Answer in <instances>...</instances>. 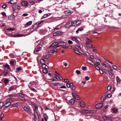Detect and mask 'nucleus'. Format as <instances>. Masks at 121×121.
Listing matches in <instances>:
<instances>
[{
  "label": "nucleus",
  "mask_w": 121,
  "mask_h": 121,
  "mask_svg": "<svg viewBox=\"0 0 121 121\" xmlns=\"http://www.w3.org/2000/svg\"><path fill=\"white\" fill-rule=\"evenodd\" d=\"M72 12H71L70 10H68L66 11L65 12V14L66 16H68L70 15Z\"/></svg>",
  "instance_id": "obj_7"
},
{
  "label": "nucleus",
  "mask_w": 121,
  "mask_h": 121,
  "mask_svg": "<svg viewBox=\"0 0 121 121\" xmlns=\"http://www.w3.org/2000/svg\"><path fill=\"white\" fill-rule=\"evenodd\" d=\"M100 73L101 74H103V71L101 70L100 69L99 70Z\"/></svg>",
  "instance_id": "obj_63"
},
{
  "label": "nucleus",
  "mask_w": 121,
  "mask_h": 121,
  "mask_svg": "<svg viewBox=\"0 0 121 121\" xmlns=\"http://www.w3.org/2000/svg\"><path fill=\"white\" fill-rule=\"evenodd\" d=\"M19 96L21 97H23L26 95V94L24 93H19Z\"/></svg>",
  "instance_id": "obj_27"
},
{
  "label": "nucleus",
  "mask_w": 121,
  "mask_h": 121,
  "mask_svg": "<svg viewBox=\"0 0 121 121\" xmlns=\"http://www.w3.org/2000/svg\"><path fill=\"white\" fill-rule=\"evenodd\" d=\"M35 109H34V114L35 116V121H39V117L37 112L38 110V107H35Z\"/></svg>",
  "instance_id": "obj_1"
},
{
  "label": "nucleus",
  "mask_w": 121,
  "mask_h": 121,
  "mask_svg": "<svg viewBox=\"0 0 121 121\" xmlns=\"http://www.w3.org/2000/svg\"><path fill=\"white\" fill-rule=\"evenodd\" d=\"M32 22L31 21H30L27 22L25 26V27H27L30 26L32 24Z\"/></svg>",
  "instance_id": "obj_19"
},
{
  "label": "nucleus",
  "mask_w": 121,
  "mask_h": 121,
  "mask_svg": "<svg viewBox=\"0 0 121 121\" xmlns=\"http://www.w3.org/2000/svg\"><path fill=\"white\" fill-rule=\"evenodd\" d=\"M81 21L80 20H78L77 21H75V23H76L77 26H78L81 23Z\"/></svg>",
  "instance_id": "obj_21"
},
{
  "label": "nucleus",
  "mask_w": 121,
  "mask_h": 121,
  "mask_svg": "<svg viewBox=\"0 0 121 121\" xmlns=\"http://www.w3.org/2000/svg\"><path fill=\"white\" fill-rule=\"evenodd\" d=\"M103 118L105 121H112L111 118L107 116H104L103 117Z\"/></svg>",
  "instance_id": "obj_4"
},
{
  "label": "nucleus",
  "mask_w": 121,
  "mask_h": 121,
  "mask_svg": "<svg viewBox=\"0 0 121 121\" xmlns=\"http://www.w3.org/2000/svg\"><path fill=\"white\" fill-rule=\"evenodd\" d=\"M61 34V33L60 32L58 31L54 33L53 34V36H59Z\"/></svg>",
  "instance_id": "obj_20"
},
{
  "label": "nucleus",
  "mask_w": 121,
  "mask_h": 121,
  "mask_svg": "<svg viewBox=\"0 0 121 121\" xmlns=\"http://www.w3.org/2000/svg\"><path fill=\"white\" fill-rule=\"evenodd\" d=\"M14 43V42L13 41H11L10 42V44L12 45H13Z\"/></svg>",
  "instance_id": "obj_60"
},
{
  "label": "nucleus",
  "mask_w": 121,
  "mask_h": 121,
  "mask_svg": "<svg viewBox=\"0 0 121 121\" xmlns=\"http://www.w3.org/2000/svg\"><path fill=\"white\" fill-rule=\"evenodd\" d=\"M4 105V102L3 101L0 102V109H1L3 106Z\"/></svg>",
  "instance_id": "obj_32"
},
{
  "label": "nucleus",
  "mask_w": 121,
  "mask_h": 121,
  "mask_svg": "<svg viewBox=\"0 0 121 121\" xmlns=\"http://www.w3.org/2000/svg\"><path fill=\"white\" fill-rule=\"evenodd\" d=\"M2 14L3 16H6V14L4 12H3L1 13Z\"/></svg>",
  "instance_id": "obj_57"
},
{
  "label": "nucleus",
  "mask_w": 121,
  "mask_h": 121,
  "mask_svg": "<svg viewBox=\"0 0 121 121\" xmlns=\"http://www.w3.org/2000/svg\"><path fill=\"white\" fill-rule=\"evenodd\" d=\"M75 48L77 49L78 50H80L81 49V48L80 47H79L78 46H75Z\"/></svg>",
  "instance_id": "obj_43"
},
{
  "label": "nucleus",
  "mask_w": 121,
  "mask_h": 121,
  "mask_svg": "<svg viewBox=\"0 0 121 121\" xmlns=\"http://www.w3.org/2000/svg\"><path fill=\"white\" fill-rule=\"evenodd\" d=\"M53 84L55 86H57L59 84H60V83L59 82H56V83H53Z\"/></svg>",
  "instance_id": "obj_53"
},
{
  "label": "nucleus",
  "mask_w": 121,
  "mask_h": 121,
  "mask_svg": "<svg viewBox=\"0 0 121 121\" xmlns=\"http://www.w3.org/2000/svg\"><path fill=\"white\" fill-rule=\"evenodd\" d=\"M75 102L74 99H72L69 101V102L72 104H73Z\"/></svg>",
  "instance_id": "obj_26"
},
{
  "label": "nucleus",
  "mask_w": 121,
  "mask_h": 121,
  "mask_svg": "<svg viewBox=\"0 0 121 121\" xmlns=\"http://www.w3.org/2000/svg\"><path fill=\"white\" fill-rule=\"evenodd\" d=\"M72 39L73 41H75L77 38L75 37H73L72 38Z\"/></svg>",
  "instance_id": "obj_52"
},
{
  "label": "nucleus",
  "mask_w": 121,
  "mask_h": 121,
  "mask_svg": "<svg viewBox=\"0 0 121 121\" xmlns=\"http://www.w3.org/2000/svg\"><path fill=\"white\" fill-rule=\"evenodd\" d=\"M44 119L46 121H47V120L48 118V117L46 113H45L44 115Z\"/></svg>",
  "instance_id": "obj_29"
},
{
  "label": "nucleus",
  "mask_w": 121,
  "mask_h": 121,
  "mask_svg": "<svg viewBox=\"0 0 121 121\" xmlns=\"http://www.w3.org/2000/svg\"><path fill=\"white\" fill-rule=\"evenodd\" d=\"M11 103L10 102L6 103L4 104V106L6 107H8L11 105Z\"/></svg>",
  "instance_id": "obj_23"
},
{
  "label": "nucleus",
  "mask_w": 121,
  "mask_h": 121,
  "mask_svg": "<svg viewBox=\"0 0 121 121\" xmlns=\"http://www.w3.org/2000/svg\"><path fill=\"white\" fill-rule=\"evenodd\" d=\"M68 43L69 44H72L73 43L70 40H69L68 41Z\"/></svg>",
  "instance_id": "obj_61"
},
{
  "label": "nucleus",
  "mask_w": 121,
  "mask_h": 121,
  "mask_svg": "<svg viewBox=\"0 0 121 121\" xmlns=\"http://www.w3.org/2000/svg\"><path fill=\"white\" fill-rule=\"evenodd\" d=\"M87 62L90 64L94 65V63L90 59H87Z\"/></svg>",
  "instance_id": "obj_13"
},
{
  "label": "nucleus",
  "mask_w": 121,
  "mask_h": 121,
  "mask_svg": "<svg viewBox=\"0 0 121 121\" xmlns=\"http://www.w3.org/2000/svg\"><path fill=\"white\" fill-rule=\"evenodd\" d=\"M71 24H72L71 25H72V26H77L76 23H75V21H74V22H71Z\"/></svg>",
  "instance_id": "obj_39"
},
{
  "label": "nucleus",
  "mask_w": 121,
  "mask_h": 121,
  "mask_svg": "<svg viewBox=\"0 0 121 121\" xmlns=\"http://www.w3.org/2000/svg\"><path fill=\"white\" fill-rule=\"evenodd\" d=\"M86 68H87L86 67L83 66L82 67V69L83 70H85Z\"/></svg>",
  "instance_id": "obj_62"
},
{
  "label": "nucleus",
  "mask_w": 121,
  "mask_h": 121,
  "mask_svg": "<svg viewBox=\"0 0 121 121\" xmlns=\"http://www.w3.org/2000/svg\"><path fill=\"white\" fill-rule=\"evenodd\" d=\"M50 56V55L49 54H47L45 57L44 56H43V59H48L49 58Z\"/></svg>",
  "instance_id": "obj_33"
},
{
  "label": "nucleus",
  "mask_w": 121,
  "mask_h": 121,
  "mask_svg": "<svg viewBox=\"0 0 121 121\" xmlns=\"http://www.w3.org/2000/svg\"><path fill=\"white\" fill-rule=\"evenodd\" d=\"M113 112L114 113H116L118 111L117 109L116 108H113L112 109Z\"/></svg>",
  "instance_id": "obj_36"
},
{
  "label": "nucleus",
  "mask_w": 121,
  "mask_h": 121,
  "mask_svg": "<svg viewBox=\"0 0 121 121\" xmlns=\"http://www.w3.org/2000/svg\"><path fill=\"white\" fill-rule=\"evenodd\" d=\"M38 26V25H37V24L36 23L34 25L33 27V28L34 29L36 28Z\"/></svg>",
  "instance_id": "obj_49"
},
{
  "label": "nucleus",
  "mask_w": 121,
  "mask_h": 121,
  "mask_svg": "<svg viewBox=\"0 0 121 121\" xmlns=\"http://www.w3.org/2000/svg\"><path fill=\"white\" fill-rule=\"evenodd\" d=\"M55 77L52 80L53 81H57V77H59V76H58L56 74H55Z\"/></svg>",
  "instance_id": "obj_25"
},
{
  "label": "nucleus",
  "mask_w": 121,
  "mask_h": 121,
  "mask_svg": "<svg viewBox=\"0 0 121 121\" xmlns=\"http://www.w3.org/2000/svg\"><path fill=\"white\" fill-rule=\"evenodd\" d=\"M22 70V68L21 67H18L17 69V71H19L21 70Z\"/></svg>",
  "instance_id": "obj_59"
},
{
  "label": "nucleus",
  "mask_w": 121,
  "mask_h": 121,
  "mask_svg": "<svg viewBox=\"0 0 121 121\" xmlns=\"http://www.w3.org/2000/svg\"><path fill=\"white\" fill-rule=\"evenodd\" d=\"M66 85L68 87H69L70 86V84L69 83H67L66 84Z\"/></svg>",
  "instance_id": "obj_64"
},
{
  "label": "nucleus",
  "mask_w": 121,
  "mask_h": 121,
  "mask_svg": "<svg viewBox=\"0 0 121 121\" xmlns=\"http://www.w3.org/2000/svg\"><path fill=\"white\" fill-rule=\"evenodd\" d=\"M43 72L45 73H47L48 72V69L44 68L43 70Z\"/></svg>",
  "instance_id": "obj_38"
},
{
  "label": "nucleus",
  "mask_w": 121,
  "mask_h": 121,
  "mask_svg": "<svg viewBox=\"0 0 121 121\" xmlns=\"http://www.w3.org/2000/svg\"><path fill=\"white\" fill-rule=\"evenodd\" d=\"M4 82V83L5 84H7L9 82V80L7 78H5Z\"/></svg>",
  "instance_id": "obj_34"
},
{
  "label": "nucleus",
  "mask_w": 121,
  "mask_h": 121,
  "mask_svg": "<svg viewBox=\"0 0 121 121\" xmlns=\"http://www.w3.org/2000/svg\"><path fill=\"white\" fill-rule=\"evenodd\" d=\"M57 49L55 48H54L53 49L50 51V52L51 53H54L55 52H56L57 51Z\"/></svg>",
  "instance_id": "obj_14"
},
{
  "label": "nucleus",
  "mask_w": 121,
  "mask_h": 121,
  "mask_svg": "<svg viewBox=\"0 0 121 121\" xmlns=\"http://www.w3.org/2000/svg\"><path fill=\"white\" fill-rule=\"evenodd\" d=\"M71 22L69 21L65 24V26L67 27H70L71 26Z\"/></svg>",
  "instance_id": "obj_10"
},
{
  "label": "nucleus",
  "mask_w": 121,
  "mask_h": 121,
  "mask_svg": "<svg viewBox=\"0 0 121 121\" xmlns=\"http://www.w3.org/2000/svg\"><path fill=\"white\" fill-rule=\"evenodd\" d=\"M83 30V29L82 28L81 29L78 28V30L76 31V33L77 34H78L79 33V31H82Z\"/></svg>",
  "instance_id": "obj_35"
},
{
  "label": "nucleus",
  "mask_w": 121,
  "mask_h": 121,
  "mask_svg": "<svg viewBox=\"0 0 121 121\" xmlns=\"http://www.w3.org/2000/svg\"><path fill=\"white\" fill-rule=\"evenodd\" d=\"M11 106L14 107H18L19 106V104L17 103H14L11 105Z\"/></svg>",
  "instance_id": "obj_22"
},
{
  "label": "nucleus",
  "mask_w": 121,
  "mask_h": 121,
  "mask_svg": "<svg viewBox=\"0 0 121 121\" xmlns=\"http://www.w3.org/2000/svg\"><path fill=\"white\" fill-rule=\"evenodd\" d=\"M10 64L11 65H14V61H11L10 62Z\"/></svg>",
  "instance_id": "obj_55"
},
{
  "label": "nucleus",
  "mask_w": 121,
  "mask_h": 121,
  "mask_svg": "<svg viewBox=\"0 0 121 121\" xmlns=\"http://www.w3.org/2000/svg\"><path fill=\"white\" fill-rule=\"evenodd\" d=\"M40 62L42 64H44L45 62V60L44 59H42L40 60Z\"/></svg>",
  "instance_id": "obj_37"
},
{
  "label": "nucleus",
  "mask_w": 121,
  "mask_h": 121,
  "mask_svg": "<svg viewBox=\"0 0 121 121\" xmlns=\"http://www.w3.org/2000/svg\"><path fill=\"white\" fill-rule=\"evenodd\" d=\"M106 98V96L105 95H104L102 96L101 98V100L102 102H103L104 99Z\"/></svg>",
  "instance_id": "obj_31"
},
{
  "label": "nucleus",
  "mask_w": 121,
  "mask_h": 121,
  "mask_svg": "<svg viewBox=\"0 0 121 121\" xmlns=\"http://www.w3.org/2000/svg\"><path fill=\"white\" fill-rule=\"evenodd\" d=\"M82 112L85 113H94L96 112L95 111L89 110H83Z\"/></svg>",
  "instance_id": "obj_5"
},
{
  "label": "nucleus",
  "mask_w": 121,
  "mask_h": 121,
  "mask_svg": "<svg viewBox=\"0 0 121 121\" xmlns=\"http://www.w3.org/2000/svg\"><path fill=\"white\" fill-rule=\"evenodd\" d=\"M75 52L77 54H78V55H81L80 53L81 54V53L79 51H78L76 50V52Z\"/></svg>",
  "instance_id": "obj_48"
},
{
  "label": "nucleus",
  "mask_w": 121,
  "mask_h": 121,
  "mask_svg": "<svg viewBox=\"0 0 121 121\" xmlns=\"http://www.w3.org/2000/svg\"><path fill=\"white\" fill-rule=\"evenodd\" d=\"M42 50V48L40 47H39L35 49V50L34 51V53L35 54H36L35 52H39Z\"/></svg>",
  "instance_id": "obj_17"
},
{
  "label": "nucleus",
  "mask_w": 121,
  "mask_h": 121,
  "mask_svg": "<svg viewBox=\"0 0 121 121\" xmlns=\"http://www.w3.org/2000/svg\"><path fill=\"white\" fill-rule=\"evenodd\" d=\"M31 90L32 91H34L35 92H37V91H36V90L34 88H31Z\"/></svg>",
  "instance_id": "obj_47"
},
{
  "label": "nucleus",
  "mask_w": 121,
  "mask_h": 121,
  "mask_svg": "<svg viewBox=\"0 0 121 121\" xmlns=\"http://www.w3.org/2000/svg\"><path fill=\"white\" fill-rule=\"evenodd\" d=\"M90 79V78L88 76H86L85 77V79L86 81L89 80Z\"/></svg>",
  "instance_id": "obj_58"
},
{
  "label": "nucleus",
  "mask_w": 121,
  "mask_h": 121,
  "mask_svg": "<svg viewBox=\"0 0 121 121\" xmlns=\"http://www.w3.org/2000/svg\"><path fill=\"white\" fill-rule=\"evenodd\" d=\"M91 42H92V41L91 40H90L88 39L86 41V44H89L90 43H91Z\"/></svg>",
  "instance_id": "obj_28"
},
{
  "label": "nucleus",
  "mask_w": 121,
  "mask_h": 121,
  "mask_svg": "<svg viewBox=\"0 0 121 121\" xmlns=\"http://www.w3.org/2000/svg\"><path fill=\"white\" fill-rule=\"evenodd\" d=\"M13 86H11L9 88V91H11L13 90Z\"/></svg>",
  "instance_id": "obj_46"
},
{
  "label": "nucleus",
  "mask_w": 121,
  "mask_h": 121,
  "mask_svg": "<svg viewBox=\"0 0 121 121\" xmlns=\"http://www.w3.org/2000/svg\"><path fill=\"white\" fill-rule=\"evenodd\" d=\"M47 16L46 15H45V14H44L42 17L41 19H43V18H45L47 17V16Z\"/></svg>",
  "instance_id": "obj_50"
},
{
  "label": "nucleus",
  "mask_w": 121,
  "mask_h": 121,
  "mask_svg": "<svg viewBox=\"0 0 121 121\" xmlns=\"http://www.w3.org/2000/svg\"><path fill=\"white\" fill-rule=\"evenodd\" d=\"M80 106L81 107L83 108L85 107V102L84 101H80Z\"/></svg>",
  "instance_id": "obj_11"
},
{
  "label": "nucleus",
  "mask_w": 121,
  "mask_h": 121,
  "mask_svg": "<svg viewBox=\"0 0 121 121\" xmlns=\"http://www.w3.org/2000/svg\"><path fill=\"white\" fill-rule=\"evenodd\" d=\"M59 45V43L58 42H55L52 43L51 45L50 46V47H53L55 46H56Z\"/></svg>",
  "instance_id": "obj_9"
},
{
  "label": "nucleus",
  "mask_w": 121,
  "mask_h": 121,
  "mask_svg": "<svg viewBox=\"0 0 121 121\" xmlns=\"http://www.w3.org/2000/svg\"><path fill=\"white\" fill-rule=\"evenodd\" d=\"M88 47H89L90 48H95V47L94 46L91 44H90L88 46Z\"/></svg>",
  "instance_id": "obj_42"
},
{
  "label": "nucleus",
  "mask_w": 121,
  "mask_h": 121,
  "mask_svg": "<svg viewBox=\"0 0 121 121\" xmlns=\"http://www.w3.org/2000/svg\"><path fill=\"white\" fill-rule=\"evenodd\" d=\"M7 5V4H4L2 5V7L3 9H5L6 8Z\"/></svg>",
  "instance_id": "obj_45"
},
{
  "label": "nucleus",
  "mask_w": 121,
  "mask_h": 121,
  "mask_svg": "<svg viewBox=\"0 0 121 121\" xmlns=\"http://www.w3.org/2000/svg\"><path fill=\"white\" fill-rule=\"evenodd\" d=\"M5 68H7L8 69H10V66L8 65L7 64L6 65H5Z\"/></svg>",
  "instance_id": "obj_41"
},
{
  "label": "nucleus",
  "mask_w": 121,
  "mask_h": 121,
  "mask_svg": "<svg viewBox=\"0 0 121 121\" xmlns=\"http://www.w3.org/2000/svg\"><path fill=\"white\" fill-rule=\"evenodd\" d=\"M59 27V25H58L54 29V30H58L59 29V28H60V27Z\"/></svg>",
  "instance_id": "obj_44"
},
{
  "label": "nucleus",
  "mask_w": 121,
  "mask_h": 121,
  "mask_svg": "<svg viewBox=\"0 0 121 121\" xmlns=\"http://www.w3.org/2000/svg\"><path fill=\"white\" fill-rule=\"evenodd\" d=\"M101 61L99 59H97L96 60V62H95V64L96 66H98L101 63Z\"/></svg>",
  "instance_id": "obj_15"
},
{
  "label": "nucleus",
  "mask_w": 121,
  "mask_h": 121,
  "mask_svg": "<svg viewBox=\"0 0 121 121\" xmlns=\"http://www.w3.org/2000/svg\"><path fill=\"white\" fill-rule=\"evenodd\" d=\"M21 4L22 6L26 7L27 6L28 3L26 1H23L22 2Z\"/></svg>",
  "instance_id": "obj_12"
},
{
  "label": "nucleus",
  "mask_w": 121,
  "mask_h": 121,
  "mask_svg": "<svg viewBox=\"0 0 121 121\" xmlns=\"http://www.w3.org/2000/svg\"><path fill=\"white\" fill-rule=\"evenodd\" d=\"M6 101H13V102H14L16 101V99L10 97L7 99Z\"/></svg>",
  "instance_id": "obj_8"
},
{
  "label": "nucleus",
  "mask_w": 121,
  "mask_h": 121,
  "mask_svg": "<svg viewBox=\"0 0 121 121\" xmlns=\"http://www.w3.org/2000/svg\"><path fill=\"white\" fill-rule=\"evenodd\" d=\"M59 45L60 46H65L66 45V43L63 41H61L59 42Z\"/></svg>",
  "instance_id": "obj_16"
},
{
  "label": "nucleus",
  "mask_w": 121,
  "mask_h": 121,
  "mask_svg": "<svg viewBox=\"0 0 121 121\" xmlns=\"http://www.w3.org/2000/svg\"><path fill=\"white\" fill-rule=\"evenodd\" d=\"M73 96L77 100H79L80 99V98L79 97L78 95L76 93H72Z\"/></svg>",
  "instance_id": "obj_3"
},
{
  "label": "nucleus",
  "mask_w": 121,
  "mask_h": 121,
  "mask_svg": "<svg viewBox=\"0 0 121 121\" xmlns=\"http://www.w3.org/2000/svg\"><path fill=\"white\" fill-rule=\"evenodd\" d=\"M116 80L118 83H119L121 82V79L118 76H117L116 77Z\"/></svg>",
  "instance_id": "obj_24"
},
{
  "label": "nucleus",
  "mask_w": 121,
  "mask_h": 121,
  "mask_svg": "<svg viewBox=\"0 0 121 121\" xmlns=\"http://www.w3.org/2000/svg\"><path fill=\"white\" fill-rule=\"evenodd\" d=\"M103 106V104L101 103H99L96 104L95 106V108L96 109L100 108Z\"/></svg>",
  "instance_id": "obj_6"
},
{
  "label": "nucleus",
  "mask_w": 121,
  "mask_h": 121,
  "mask_svg": "<svg viewBox=\"0 0 121 121\" xmlns=\"http://www.w3.org/2000/svg\"><path fill=\"white\" fill-rule=\"evenodd\" d=\"M43 22V20L39 21L38 22H37L36 23V24H37V25H40V24H41L42 22Z\"/></svg>",
  "instance_id": "obj_40"
},
{
  "label": "nucleus",
  "mask_w": 121,
  "mask_h": 121,
  "mask_svg": "<svg viewBox=\"0 0 121 121\" xmlns=\"http://www.w3.org/2000/svg\"><path fill=\"white\" fill-rule=\"evenodd\" d=\"M8 73V72H5L4 75V76H6L7 75Z\"/></svg>",
  "instance_id": "obj_56"
},
{
  "label": "nucleus",
  "mask_w": 121,
  "mask_h": 121,
  "mask_svg": "<svg viewBox=\"0 0 121 121\" xmlns=\"http://www.w3.org/2000/svg\"><path fill=\"white\" fill-rule=\"evenodd\" d=\"M24 110L26 112L30 114L31 113V110L29 107H25L23 108Z\"/></svg>",
  "instance_id": "obj_2"
},
{
  "label": "nucleus",
  "mask_w": 121,
  "mask_h": 121,
  "mask_svg": "<svg viewBox=\"0 0 121 121\" xmlns=\"http://www.w3.org/2000/svg\"><path fill=\"white\" fill-rule=\"evenodd\" d=\"M76 73L78 74H79L80 73V71L79 70H77L76 71Z\"/></svg>",
  "instance_id": "obj_54"
},
{
  "label": "nucleus",
  "mask_w": 121,
  "mask_h": 121,
  "mask_svg": "<svg viewBox=\"0 0 121 121\" xmlns=\"http://www.w3.org/2000/svg\"><path fill=\"white\" fill-rule=\"evenodd\" d=\"M29 3L32 5H33L35 4L34 2L33 1H30Z\"/></svg>",
  "instance_id": "obj_51"
},
{
  "label": "nucleus",
  "mask_w": 121,
  "mask_h": 121,
  "mask_svg": "<svg viewBox=\"0 0 121 121\" xmlns=\"http://www.w3.org/2000/svg\"><path fill=\"white\" fill-rule=\"evenodd\" d=\"M17 0H11L8 3V4L10 3L12 4H14L16 3Z\"/></svg>",
  "instance_id": "obj_18"
},
{
  "label": "nucleus",
  "mask_w": 121,
  "mask_h": 121,
  "mask_svg": "<svg viewBox=\"0 0 121 121\" xmlns=\"http://www.w3.org/2000/svg\"><path fill=\"white\" fill-rule=\"evenodd\" d=\"M107 90L108 91H113V90L112 89V87L110 86H108L107 87Z\"/></svg>",
  "instance_id": "obj_30"
}]
</instances>
